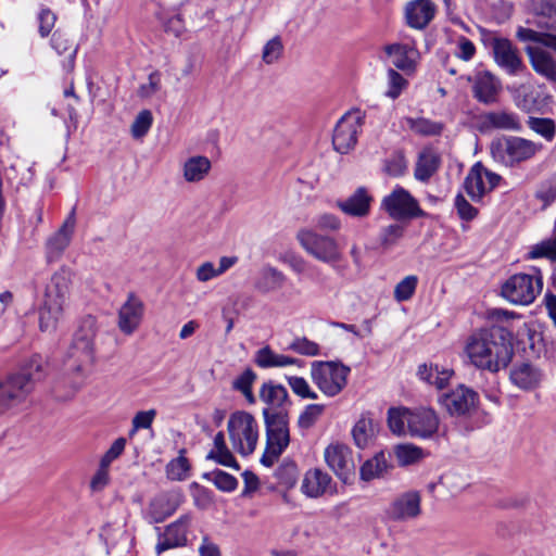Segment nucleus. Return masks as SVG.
Returning <instances> with one entry per match:
<instances>
[{
  "instance_id": "f257e3e1",
  "label": "nucleus",
  "mask_w": 556,
  "mask_h": 556,
  "mask_svg": "<svg viewBox=\"0 0 556 556\" xmlns=\"http://www.w3.org/2000/svg\"><path fill=\"white\" fill-rule=\"evenodd\" d=\"M463 356L476 369L497 374L513 359V332L501 325L477 329L466 338Z\"/></svg>"
},
{
  "instance_id": "f03ea898",
  "label": "nucleus",
  "mask_w": 556,
  "mask_h": 556,
  "mask_svg": "<svg viewBox=\"0 0 556 556\" xmlns=\"http://www.w3.org/2000/svg\"><path fill=\"white\" fill-rule=\"evenodd\" d=\"M516 38L526 43L523 51L532 71L546 81L556 84V31L518 26Z\"/></svg>"
},
{
  "instance_id": "7ed1b4c3",
  "label": "nucleus",
  "mask_w": 556,
  "mask_h": 556,
  "mask_svg": "<svg viewBox=\"0 0 556 556\" xmlns=\"http://www.w3.org/2000/svg\"><path fill=\"white\" fill-rule=\"evenodd\" d=\"M46 361L40 355H33L20 371L0 379V414L23 404L33 392L36 382L45 377Z\"/></svg>"
},
{
  "instance_id": "20e7f679",
  "label": "nucleus",
  "mask_w": 556,
  "mask_h": 556,
  "mask_svg": "<svg viewBox=\"0 0 556 556\" xmlns=\"http://www.w3.org/2000/svg\"><path fill=\"white\" fill-rule=\"evenodd\" d=\"M543 146L532 140L504 136L492 141L490 151L493 160L507 167H514L534 157Z\"/></svg>"
},
{
  "instance_id": "39448f33",
  "label": "nucleus",
  "mask_w": 556,
  "mask_h": 556,
  "mask_svg": "<svg viewBox=\"0 0 556 556\" xmlns=\"http://www.w3.org/2000/svg\"><path fill=\"white\" fill-rule=\"evenodd\" d=\"M97 320L93 316L84 317L67 353V368L74 371H80L83 366L93 362V342L97 334Z\"/></svg>"
},
{
  "instance_id": "423d86ee",
  "label": "nucleus",
  "mask_w": 556,
  "mask_h": 556,
  "mask_svg": "<svg viewBox=\"0 0 556 556\" xmlns=\"http://www.w3.org/2000/svg\"><path fill=\"white\" fill-rule=\"evenodd\" d=\"M350 367L334 361H315L311 365V379L328 397L340 394L348 384Z\"/></svg>"
},
{
  "instance_id": "0eeeda50",
  "label": "nucleus",
  "mask_w": 556,
  "mask_h": 556,
  "mask_svg": "<svg viewBox=\"0 0 556 556\" xmlns=\"http://www.w3.org/2000/svg\"><path fill=\"white\" fill-rule=\"evenodd\" d=\"M232 448L242 456L252 454L258 441V422L247 412L233 413L227 424Z\"/></svg>"
},
{
  "instance_id": "6e6552de",
  "label": "nucleus",
  "mask_w": 556,
  "mask_h": 556,
  "mask_svg": "<svg viewBox=\"0 0 556 556\" xmlns=\"http://www.w3.org/2000/svg\"><path fill=\"white\" fill-rule=\"evenodd\" d=\"M542 288L543 279L540 271L533 275L516 274L503 283L501 294L513 304L529 305L541 293Z\"/></svg>"
},
{
  "instance_id": "1a4fd4ad",
  "label": "nucleus",
  "mask_w": 556,
  "mask_h": 556,
  "mask_svg": "<svg viewBox=\"0 0 556 556\" xmlns=\"http://www.w3.org/2000/svg\"><path fill=\"white\" fill-rule=\"evenodd\" d=\"M289 415L264 418L266 429V448L261 463L271 467L290 443Z\"/></svg>"
},
{
  "instance_id": "9d476101",
  "label": "nucleus",
  "mask_w": 556,
  "mask_h": 556,
  "mask_svg": "<svg viewBox=\"0 0 556 556\" xmlns=\"http://www.w3.org/2000/svg\"><path fill=\"white\" fill-rule=\"evenodd\" d=\"M365 118L366 113L359 109H351L341 116L332 136V144L337 152L346 154L355 148Z\"/></svg>"
},
{
  "instance_id": "9b49d317",
  "label": "nucleus",
  "mask_w": 556,
  "mask_h": 556,
  "mask_svg": "<svg viewBox=\"0 0 556 556\" xmlns=\"http://www.w3.org/2000/svg\"><path fill=\"white\" fill-rule=\"evenodd\" d=\"M296 239L305 252L317 261L333 265L342 257L338 242L331 237L323 236L309 229H301Z\"/></svg>"
},
{
  "instance_id": "f8f14e48",
  "label": "nucleus",
  "mask_w": 556,
  "mask_h": 556,
  "mask_svg": "<svg viewBox=\"0 0 556 556\" xmlns=\"http://www.w3.org/2000/svg\"><path fill=\"white\" fill-rule=\"evenodd\" d=\"M324 460L343 483H350L355 477V462L349 445L339 441L329 443L324 450Z\"/></svg>"
},
{
  "instance_id": "ddd939ff",
  "label": "nucleus",
  "mask_w": 556,
  "mask_h": 556,
  "mask_svg": "<svg viewBox=\"0 0 556 556\" xmlns=\"http://www.w3.org/2000/svg\"><path fill=\"white\" fill-rule=\"evenodd\" d=\"M258 397L264 405L263 418L289 415L292 402L285 386L267 380L260 387Z\"/></svg>"
},
{
  "instance_id": "4468645a",
  "label": "nucleus",
  "mask_w": 556,
  "mask_h": 556,
  "mask_svg": "<svg viewBox=\"0 0 556 556\" xmlns=\"http://www.w3.org/2000/svg\"><path fill=\"white\" fill-rule=\"evenodd\" d=\"M381 207L393 219H410L425 215V212L419 207L418 201L400 186L383 198Z\"/></svg>"
},
{
  "instance_id": "2eb2a0df",
  "label": "nucleus",
  "mask_w": 556,
  "mask_h": 556,
  "mask_svg": "<svg viewBox=\"0 0 556 556\" xmlns=\"http://www.w3.org/2000/svg\"><path fill=\"white\" fill-rule=\"evenodd\" d=\"M491 48L494 62L506 74L515 76L526 70L519 49L509 39L495 37Z\"/></svg>"
},
{
  "instance_id": "dca6fc26",
  "label": "nucleus",
  "mask_w": 556,
  "mask_h": 556,
  "mask_svg": "<svg viewBox=\"0 0 556 556\" xmlns=\"http://www.w3.org/2000/svg\"><path fill=\"white\" fill-rule=\"evenodd\" d=\"M500 180V175L490 172L481 163H476L465 179V189L473 201H479L486 192L493 190Z\"/></svg>"
},
{
  "instance_id": "f3484780",
  "label": "nucleus",
  "mask_w": 556,
  "mask_h": 556,
  "mask_svg": "<svg viewBox=\"0 0 556 556\" xmlns=\"http://www.w3.org/2000/svg\"><path fill=\"white\" fill-rule=\"evenodd\" d=\"M192 517L190 514L181 515L177 520L165 527L163 532L159 533V540L155 545L157 555L172 548L187 545V533L191 525Z\"/></svg>"
},
{
  "instance_id": "a211bd4d",
  "label": "nucleus",
  "mask_w": 556,
  "mask_h": 556,
  "mask_svg": "<svg viewBox=\"0 0 556 556\" xmlns=\"http://www.w3.org/2000/svg\"><path fill=\"white\" fill-rule=\"evenodd\" d=\"M475 125L480 132H489L494 129L508 131H519L521 129L519 116L506 110L481 113L475 117Z\"/></svg>"
},
{
  "instance_id": "6ab92c4d",
  "label": "nucleus",
  "mask_w": 556,
  "mask_h": 556,
  "mask_svg": "<svg viewBox=\"0 0 556 556\" xmlns=\"http://www.w3.org/2000/svg\"><path fill=\"white\" fill-rule=\"evenodd\" d=\"M393 521L416 519L421 514V495L416 490L404 492L396 496L386 511Z\"/></svg>"
},
{
  "instance_id": "aec40b11",
  "label": "nucleus",
  "mask_w": 556,
  "mask_h": 556,
  "mask_svg": "<svg viewBox=\"0 0 556 556\" xmlns=\"http://www.w3.org/2000/svg\"><path fill=\"white\" fill-rule=\"evenodd\" d=\"M438 12L432 0H410L403 8L405 24L415 30H425Z\"/></svg>"
},
{
  "instance_id": "412c9836",
  "label": "nucleus",
  "mask_w": 556,
  "mask_h": 556,
  "mask_svg": "<svg viewBox=\"0 0 556 556\" xmlns=\"http://www.w3.org/2000/svg\"><path fill=\"white\" fill-rule=\"evenodd\" d=\"M439 402L452 416H464L476 408L478 394L463 384L443 394Z\"/></svg>"
},
{
  "instance_id": "4be33fe9",
  "label": "nucleus",
  "mask_w": 556,
  "mask_h": 556,
  "mask_svg": "<svg viewBox=\"0 0 556 556\" xmlns=\"http://www.w3.org/2000/svg\"><path fill=\"white\" fill-rule=\"evenodd\" d=\"M384 53L390 60V63L404 72L407 75L416 71L420 54L416 45L395 42L384 47Z\"/></svg>"
},
{
  "instance_id": "5701e85b",
  "label": "nucleus",
  "mask_w": 556,
  "mask_h": 556,
  "mask_svg": "<svg viewBox=\"0 0 556 556\" xmlns=\"http://www.w3.org/2000/svg\"><path fill=\"white\" fill-rule=\"evenodd\" d=\"M144 314L143 302L130 293L118 311V329L126 336L132 334L140 326Z\"/></svg>"
},
{
  "instance_id": "b1692460",
  "label": "nucleus",
  "mask_w": 556,
  "mask_h": 556,
  "mask_svg": "<svg viewBox=\"0 0 556 556\" xmlns=\"http://www.w3.org/2000/svg\"><path fill=\"white\" fill-rule=\"evenodd\" d=\"M408 433L421 439L431 438L439 429V417L431 408L410 409Z\"/></svg>"
},
{
  "instance_id": "393cba45",
  "label": "nucleus",
  "mask_w": 556,
  "mask_h": 556,
  "mask_svg": "<svg viewBox=\"0 0 556 556\" xmlns=\"http://www.w3.org/2000/svg\"><path fill=\"white\" fill-rule=\"evenodd\" d=\"M472 81L473 97L481 103L491 104L497 99L501 90V81L491 72H478L473 77L468 76Z\"/></svg>"
},
{
  "instance_id": "a878e982",
  "label": "nucleus",
  "mask_w": 556,
  "mask_h": 556,
  "mask_svg": "<svg viewBox=\"0 0 556 556\" xmlns=\"http://www.w3.org/2000/svg\"><path fill=\"white\" fill-rule=\"evenodd\" d=\"M75 228V217L72 213L60 229L46 242V257L49 263L59 260L71 243Z\"/></svg>"
},
{
  "instance_id": "bb28decb",
  "label": "nucleus",
  "mask_w": 556,
  "mask_h": 556,
  "mask_svg": "<svg viewBox=\"0 0 556 556\" xmlns=\"http://www.w3.org/2000/svg\"><path fill=\"white\" fill-rule=\"evenodd\" d=\"M372 197L364 187H358L351 195L338 200L337 207L348 216L355 218L367 217L371 210Z\"/></svg>"
},
{
  "instance_id": "cd10ccee",
  "label": "nucleus",
  "mask_w": 556,
  "mask_h": 556,
  "mask_svg": "<svg viewBox=\"0 0 556 556\" xmlns=\"http://www.w3.org/2000/svg\"><path fill=\"white\" fill-rule=\"evenodd\" d=\"M180 500L178 495L161 493L153 497L146 510V518L150 523L163 522L178 508Z\"/></svg>"
},
{
  "instance_id": "c85d7f7f",
  "label": "nucleus",
  "mask_w": 556,
  "mask_h": 556,
  "mask_svg": "<svg viewBox=\"0 0 556 556\" xmlns=\"http://www.w3.org/2000/svg\"><path fill=\"white\" fill-rule=\"evenodd\" d=\"M71 273L65 268L55 271L48 282L45 291V300L56 302L58 304H66L70 295Z\"/></svg>"
},
{
  "instance_id": "c756f323",
  "label": "nucleus",
  "mask_w": 556,
  "mask_h": 556,
  "mask_svg": "<svg viewBox=\"0 0 556 556\" xmlns=\"http://www.w3.org/2000/svg\"><path fill=\"white\" fill-rule=\"evenodd\" d=\"M286 281L287 276L281 270L266 264L257 273L254 289L262 294H268L283 288Z\"/></svg>"
},
{
  "instance_id": "7c9ffc66",
  "label": "nucleus",
  "mask_w": 556,
  "mask_h": 556,
  "mask_svg": "<svg viewBox=\"0 0 556 556\" xmlns=\"http://www.w3.org/2000/svg\"><path fill=\"white\" fill-rule=\"evenodd\" d=\"M254 363L264 369L267 368H282L289 366L302 367L303 361L291 357L289 355L279 354L275 352L270 346L266 345L254 355Z\"/></svg>"
},
{
  "instance_id": "2f4dec72",
  "label": "nucleus",
  "mask_w": 556,
  "mask_h": 556,
  "mask_svg": "<svg viewBox=\"0 0 556 556\" xmlns=\"http://www.w3.org/2000/svg\"><path fill=\"white\" fill-rule=\"evenodd\" d=\"M331 477L319 468H313L305 472L302 480V492L312 498L324 495L331 484Z\"/></svg>"
},
{
  "instance_id": "473e14b6",
  "label": "nucleus",
  "mask_w": 556,
  "mask_h": 556,
  "mask_svg": "<svg viewBox=\"0 0 556 556\" xmlns=\"http://www.w3.org/2000/svg\"><path fill=\"white\" fill-rule=\"evenodd\" d=\"M212 162L204 155H192L181 164V174L185 181L198 184L203 181L211 173Z\"/></svg>"
},
{
  "instance_id": "72a5a7b5",
  "label": "nucleus",
  "mask_w": 556,
  "mask_h": 556,
  "mask_svg": "<svg viewBox=\"0 0 556 556\" xmlns=\"http://www.w3.org/2000/svg\"><path fill=\"white\" fill-rule=\"evenodd\" d=\"M453 375L454 371L452 369L443 368L431 363L421 364L417 369V377L419 380L429 386L435 387L438 390L444 389L448 384Z\"/></svg>"
},
{
  "instance_id": "f704fd0d",
  "label": "nucleus",
  "mask_w": 556,
  "mask_h": 556,
  "mask_svg": "<svg viewBox=\"0 0 556 556\" xmlns=\"http://www.w3.org/2000/svg\"><path fill=\"white\" fill-rule=\"evenodd\" d=\"M50 46L58 55L64 58L63 68L67 72L73 71L78 48L67 34L62 30H55L51 37Z\"/></svg>"
},
{
  "instance_id": "c9c22d12",
  "label": "nucleus",
  "mask_w": 556,
  "mask_h": 556,
  "mask_svg": "<svg viewBox=\"0 0 556 556\" xmlns=\"http://www.w3.org/2000/svg\"><path fill=\"white\" fill-rule=\"evenodd\" d=\"M440 165V155L433 149L426 148L418 155L414 176L417 180L427 182L438 172Z\"/></svg>"
},
{
  "instance_id": "e433bc0d",
  "label": "nucleus",
  "mask_w": 556,
  "mask_h": 556,
  "mask_svg": "<svg viewBox=\"0 0 556 556\" xmlns=\"http://www.w3.org/2000/svg\"><path fill=\"white\" fill-rule=\"evenodd\" d=\"M392 468L390 464V454L383 451L375 454L371 458L367 459L361 467V479L370 481L383 477Z\"/></svg>"
},
{
  "instance_id": "4c0bfd02",
  "label": "nucleus",
  "mask_w": 556,
  "mask_h": 556,
  "mask_svg": "<svg viewBox=\"0 0 556 556\" xmlns=\"http://www.w3.org/2000/svg\"><path fill=\"white\" fill-rule=\"evenodd\" d=\"M541 378L540 370L528 363L517 365L510 371L511 382L523 390L536 388L541 382Z\"/></svg>"
},
{
  "instance_id": "58836bf2",
  "label": "nucleus",
  "mask_w": 556,
  "mask_h": 556,
  "mask_svg": "<svg viewBox=\"0 0 556 556\" xmlns=\"http://www.w3.org/2000/svg\"><path fill=\"white\" fill-rule=\"evenodd\" d=\"M377 432V424L369 415H362L352 429L354 443L359 448L367 447Z\"/></svg>"
},
{
  "instance_id": "ea45409f",
  "label": "nucleus",
  "mask_w": 556,
  "mask_h": 556,
  "mask_svg": "<svg viewBox=\"0 0 556 556\" xmlns=\"http://www.w3.org/2000/svg\"><path fill=\"white\" fill-rule=\"evenodd\" d=\"M64 305L56 302L43 301L39 311V327L43 332H52L56 329L58 323L62 317Z\"/></svg>"
},
{
  "instance_id": "a19ab883",
  "label": "nucleus",
  "mask_w": 556,
  "mask_h": 556,
  "mask_svg": "<svg viewBox=\"0 0 556 556\" xmlns=\"http://www.w3.org/2000/svg\"><path fill=\"white\" fill-rule=\"evenodd\" d=\"M207 458L216 460L218 464L239 469L232 453L225 443V435L219 431L214 438V448L208 453Z\"/></svg>"
},
{
  "instance_id": "79ce46f5",
  "label": "nucleus",
  "mask_w": 556,
  "mask_h": 556,
  "mask_svg": "<svg viewBox=\"0 0 556 556\" xmlns=\"http://www.w3.org/2000/svg\"><path fill=\"white\" fill-rule=\"evenodd\" d=\"M406 126L420 136H438L443 130V124L424 117H404Z\"/></svg>"
},
{
  "instance_id": "37998d69",
  "label": "nucleus",
  "mask_w": 556,
  "mask_h": 556,
  "mask_svg": "<svg viewBox=\"0 0 556 556\" xmlns=\"http://www.w3.org/2000/svg\"><path fill=\"white\" fill-rule=\"evenodd\" d=\"M410 409L406 407L390 408L388 412V424L394 434H405L409 430Z\"/></svg>"
},
{
  "instance_id": "c03bdc74",
  "label": "nucleus",
  "mask_w": 556,
  "mask_h": 556,
  "mask_svg": "<svg viewBox=\"0 0 556 556\" xmlns=\"http://www.w3.org/2000/svg\"><path fill=\"white\" fill-rule=\"evenodd\" d=\"M394 455L401 467L419 463L425 454L422 448L413 444H399L394 447Z\"/></svg>"
},
{
  "instance_id": "a18cd8bd",
  "label": "nucleus",
  "mask_w": 556,
  "mask_h": 556,
  "mask_svg": "<svg viewBox=\"0 0 556 556\" xmlns=\"http://www.w3.org/2000/svg\"><path fill=\"white\" fill-rule=\"evenodd\" d=\"M527 125L548 142L553 141L556 136V123L552 118L530 116Z\"/></svg>"
},
{
  "instance_id": "49530a36",
  "label": "nucleus",
  "mask_w": 556,
  "mask_h": 556,
  "mask_svg": "<svg viewBox=\"0 0 556 556\" xmlns=\"http://www.w3.org/2000/svg\"><path fill=\"white\" fill-rule=\"evenodd\" d=\"M256 378V374L251 368H247L232 381V388L241 392L249 404H254L256 401L252 392V386Z\"/></svg>"
},
{
  "instance_id": "de8ad7c7",
  "label": "nucleus",
  "mask_w": 556,
  "mask_h": 556,
  "mask_svg": "<svg viewBox=\"0 0 556 556\" xmlns=\"http://www.w3.org/2000/svg\"><path fill=\"white\" fill-rule=\"evenodd\" d=\"M286 379L292 392L296 396L308 400L318 399L317 392L312 389V387L309 386L308 381L305 378L299 376H288L286 377Z\"/></svg>"
},
{
  "instance_id": "09e8293b",
  "label": "nucleus",
  "mask_w": 556,
  "mask_h": 556,
  "mask_svg": "<svg viewBox=\"0 0 556 556\" xmlns=\"http://www.w3.org/2000/svg\"><path fill=\"white\" fill-rule=\"evenodd\" d=\"M387 81L388 89L386 91V96L392 100H395L400 97L402 91L406 89L408 83L407 80L397 73L394 68H389L387 72Z\"/></svg>"
},
{
  "instance_id": "8fccbe9b",
  "label": "nucleus",
  "mask_w": 556,
  "mask_h": 556,
  "mask_svg": "<svg viewBox=\"0 0 556 556\" xmlns=\"http://www.w3.org/2000/svg\"><path fill=\"white\" fill-rule=\"evenodd\" d=\"M529 256L531 258L546 257L552 261L556 260V226L554 236L533 245L529 252Z\"/></svg>"
},
{
  "instance_id": "3c124183",
  "label": "nucleus",
  "mask_w": 556,
  "mask_h": 556,
  "mask_svg": "<svg viewBox=\"0 0 556 556\" xmlns=\"http://www.w3.org/2000/svg\"><path fill=\"white\" fill-rule=\"evenodd\" d=\"M418 285V277L415 275L406 276L404 279H402L399 283H396L394 288V299L397 302H404L409 300L417 288Z\"/></svg>"
},
{
  "instance_id": "603ef678",
  "label": "nucleus",
  "mask_w": 556,
  "mask_h": 556,
  "mask_svg": "<svg viewBox=\"0 0 556 556\" xmlns=\"http://www.w3.org/2000/svg\"><path fill=\"white\" fill-rule=\"evenodd\" d=\"M324 412V404L306 405L298 418L299 427L302 429L311 428L321 417Z\"/></svg>"
},
{
  "instance_id": "864d4df0",
  "label": "nucleus",
  "mask_w": 556,
  "mask_h": 556,
  "mask_svg": "<svg viewBox=\"0 0 556 556\" xmlns=\"http://www.w3.org/2000/svg\"><path fill=\"white\" fill-rule=\"evenodd\" d=\"M152 123L153 116L149 110L139 112L130 127L131 136L135 139L143 138L150 130Z\"/></svg>"
},
{
  "instance_id": "5fc2aeb1",
  "label": "nucleus",
  "mask_w": 556,
  "mask_h": 556,
  "mask_svg": "<svg viewBox=\"0 0 556 556\" xmlns=\"http://www.w3.org/2000/svg\"><path fill=\"white\" fill-rule=\"evenodd\" d=\"M282 52V40L279 36H275L265 43L262 52V60L266 64H274L281 58Z\"/></svg>"
},
{
  "instance_id": "6e6d98bb",
  "label": "nucleus",
  "mask_w": 556,
  "mask_h": 556,
  "mask_svg": "<svg viewBox=\"0 0 556 556\" xmlns=\"http://www.w3.org/2000/svg\"><path fill=\"white\" fill-rule=\"evenodd\" d=\"M289 350L304 356H317L320 354L319 345L306 337L295 338L290 343Z\"/></svg>"
},
{
  "instance_id": "4d7b16f0",
  "label": "nucleus",
  "mask_w": 556,
  "mask_h": 556,
  "mask_svg": "<svg viewBox=\"0 0 556 556\" xmlns=\"http://www.w3.org/2000/svg\"><path fill=\"white\" fill-rule=\"evenodd\" d=\"M156 409L140 410L135 414L131 420L129 435L132 437L140 429H150L156 417Z\"/></svg>"
},
{
  "instance_id": "13d9d810",
  "label": "nucleus",
  "mask_w": 556,
  "mask_h": 556,
  "mask_svg": "<svg viewBox=\"0 0 556 556\" xmlns=\"http://www.w3.org/2000/svg\"><path fill=\"white\" fill-rule=\"evenodd\" d=\"M206 477L212 480L217 489L225 492L233 491L238 484V481L233 476L222 470H214L211 473H207Z\"/></svg>"
},
{
  "instance_id": "bf43d9fd",
  "label": "nucleus",
  "mask_w": 556,
  "mask_h": 556,
  "mask_svg": "<svg viewBox=\"0 0 556 556\" xmlns=\"http://www.w3.org/2000/svg\"><path fill=\"white\" fill-rule=\"evenodd\" d=\"M189 469L190 465L188 459L185 456L180 455L177 458L173 459L167 465V476L172 480L180 481L186 479Z\"/></svg>"
},
{
  "instance_id": "052dcab7",
  "label": "nucleus",
  "mask_w": 556,
  "mask_h": 556,
  "mask_svg": "<svg viewBox=\"0 0 556 556\" xmlns=\"http://www.w3.org/2000/svg\"><path fill=\"white\" fill-rule=\"evenodd\" d=\"M476 52H477L476 46L470 39H468L465 36H459L456 39V47H455L454 55L457 59H459L464 62H469L473 59V56L476 55Z\"/></svg>"
},
{
  "instance_id": "680f3d73",
  "label": "nucleus",
  "mask_w": 556,
  "mask_h": 556,
  "mask_svg": "<svg viewBox=\"0 0 556 556\" xmlns=\"http://www.w3.org/2000/svg\"><path fill=\"white\" fill-rule=\"evenodd\" d=\"M37 20L40 37H48L55 25L56 15L50 9L42 8L38 13Z\"/></svg>"
},
{
  "instance_id": "e2e57ef3",
  "label": "nucleus",
  "mask_w": 556,
  "mask_h": 556,
  "mask_svg": "<svg viewBox=\"0 0 556 556\" xmlns=\"http://www.w3.org/2000/svg\"><path fill=\"white\" fill-rule=\"evenodd\" d=\"M404 229L397 224L389 225L384 227L380 233L381 245L389 249L397 243L403 237Z\"/></svg>"
},
{
  "instance_id": "0e129e2a",
  "label": "nucleus",
  "mask_w": 556,
  "mask_h": 556,
  "mask_svg": "<svg viewBox=\"0 0 556 556\" xmlns=\"http://www.w3.org/2000/svg\"><path fill=\"white\" fill-rule=\"evenodd\" d=\"M161 89V74L155 71L149 75L148 83L140 85L137 94L142 99L153 97Z\"/></svg>"
},
{
  "instance_id": "69168bd1",
  "label": "nucleus",
  "mask_w": 556,
  "mask_h": 556,
  "mask_svg": "<svg viewBox=\"0 0 556 556\" xmlns=\"http://www.w3.org/2000/svg\"><path fill=\"white\" fill-rule=\"evenodd\" d=\"M407 168V164L405 157L401 154L392 155L387 162L384 169L386 172L393 177L402 176Z\"/></svg>"
},
{
  "instance_id": "338daca9",
  "label": "nucleus",
  "mask_w": 556,
  "mask_h": 556,
  "mask_svg": "<svg viewBox=\"0 0 556 556\" xmlns=\"http://www.w3.org/2000/svg\"><path fill=\"white\" fill-rule=\"evenodd\" d=\"M126 440L124 438L116 439L111 447L106 451L100 460L102 467H109L113 460H115L125 450Z\"/></svg>"
},
{
  "instance_id": "774afa93",
  "label": "nucleus",
  "mask_w": 556,
  "mask_h": 556,
  "mask_svg": "<svg viewBox=\"0 0 556 556\" xmlns=\"http://www.w3.org/2000/svg\"><path fill=\"white\" fill-rule=\"evenodd\" d=\"M455 207L459 217L465 220H471L478 214V210L473 207L462 194L456 195Z\"/></svg>"
}]
</instances>
